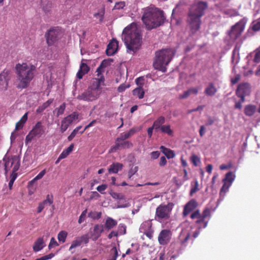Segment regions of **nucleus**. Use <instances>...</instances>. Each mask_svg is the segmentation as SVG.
I'll return each instance as SVG.
<instances>
[{"label": "nucleus", "instance_id": "nucleus-11", "mask_svg": "<svg viewBox=\"0 0 260 260\" xmlns=\"http://www.w3.org/2000/svg\"><path fill=\"white\" fill-rule=\"evenodd\" d=\"M96 89H92L91 88H88L87 90L83 92L81 94L77 96V99L79 100H83L85 101H93L97 99L100 94Z\"/></svg>", "mask_w": 260, "mask_h": 260}, {"label": "nucleus", "instance_id": "nucleus-56", "mask_svg": "<svg viewBox=\"0 0 260 260\" xmlns=\"http://www.w3.org/2000/svg\"><path fill=\"white\" fill-rule=\"evenodd\" d=\"M129 85H126L125 84H121L118 87L117 91L119 92H122L124 91L126 88H129Z\"/></svg>", "mask_w": 260, "mask_h": 260}, {"label": "nucleus", "instance_id": "nucleus-18", "mask_svg": "<svg viewBox=\"0 0 260 260\" xmlns=\"http://www.w3.org/2000/svg\"><path fill=\"white\" fill-rule=\"evenodd\" d=\"M5 167L6 172H7L9 167H13L12 172L16 173L19 168L20 164L18 158L16 157H14L5 162Z\"/></svg>", "mask_w": 260, "mask_h": 260}, {"label": "nucleus", "instance_id": "nucleus-58", "mask_svg": "<svg viewBox=\"0 0 260 260\" xmlns=\"http://www.w3.org/2000/svg\"><path fill=\"white\" fill-rule=\"evenodd\" d=\"M96 123V120H93L92 121H91L88 125H87L84 128V129L80 132V134H83L84 131L87 129V128L93 126L95 123Z\"/></svg>", "mask_w": 260, "mask_h": 260}, {"label": "nucleus", "instance_id": "nucleus-24", "mask_svg": "<svg viewBox=\"0 0 260 260\" xmlns=\"http://www.w3.org/2000/svg\"><path fill=\"white\" fill-rule=\"evenodd\" d=\"M199 90V87H192L185 91L182 94L179 95V99H187L191 94H197Z\"/></svg>", "mask_w": 260, "mask_h": 260}, {"label": "nucleus", "instance_id": "nucleus-14", "mask_svg": "<svg viewBox=\"0 0 260 260\" xmlns=\"http://www.w3.org/2000/svg\"><path fill=\"white\" fill-rule=\"evenodd\" d=\"M60 30L56 27L52 28L46 34V41L49 46L52 45L58 40Z\"/></svg>", "mask_w": 260, "mask_h": 260}, {"label": "nucleus", "instance_id": "nucleus-41", "mask_svg": "<svg viewBox=\"0 0 260 260\" xmlns=\"http://www.w3.org/2000/svg\"><path fill=\"white\" fill-rule=\"evenodd\" d=\"M88 217L93 219H99L101 217L102 212H96V211H91L88 213Z\"/></svg>", "mask_w": 260, "mask_h": 260}, {"label": "nucleus", "instance_id": "nucleus-60", "mask_svg": "<svg viewBox=\"0 0 260 260\" xmlns=\"http://www.w3.org/2000/svg\"><path fill=\"white\" fill-rule=\"evenodd\" d=\"M240 75L239 74H237L234 78H232L231 80V84L232 85H234L237 83L240 79Z\"/></svg>", "mask_w": 260, "mask_h": 260}, {"label": "nucleus", "instance_id": "nucleus-31", "mask_svg": "<svg viewBox=\"0 0 260 260\" xmlns=\"http://www.w3.org/2000/svg\"><path fill=\"white\" fill-rule=\"evenodd\" d=\"M166 121L165 117L161 116L158 117L153 122V125L155 127V129H159L165 123Z\"/></svg>", "mask_w": 260, "mask_h": 260}, {"label": "nucleus", "instance_id": "nucleus-19", "mask_svg": "<svg viewBox=\"0 0 260 260\" xmlns=\"http://www.w3.org/2000/svg\"><path fill=\"white\" fill-rule=\"evenodd\" d=\"M118 46V41L116 39H113L107 45L106 50L107 55L111 56L115 54L117 50Z\"/></svg>", "mask_w": 260, "mask_h": 260}, {"label": "nucleus", "instance_id": "nucleus-4", "mask_svg": "<svg viewBox=\"0 0 260 260\" xmlns=\"http://www.w3.org/2000/svg\"><path fill=\"white\" fill-rule=\"evenodd\" d=\"M142 20L148 30L163 24L165 17L164 12L156 8H148L145 10Z\"/></svg>", "mask_w": 260, "mask_h": 260}, {"label": "nucleus", "instance_id": "nucleus-22", "mask_svg": "<svg viewBox=\"0 0 260 260\" xmlns=\"http://www.w3.org/2000/svg\"><path fill=\"white\" fill-rule=\"evenodd\" d=\"M104 225L101 224H96L93 227V233L91 235L93 241H96L101 236L104 231Z\"/></svg>", "mask_w": 260, "mask_h": 260}, {"label": "nucleus", "instance_id": "nucleus-28", "mask_svg": "<svg viewBox=\"0 0 260 260\" xmlns=\"http://www.w3.org/2000/svg\"><path fill=\"white\" fill-rule=\"evenodd\" d=\"M123 168V165L119 162L113 163L108 169L109 173H117Z\"/></svg>", "mask_w": 260, "mask_h": 260}, {"label": "nucleus", "instance_id": "nucleus-51", "mask_svg": "<svg viewBox=\"0 0 260 260\" xmlns=\"http://www.w3.org/2000/svg\"><path fill=\"white\" fill-rule=\"evenodd\" d=\"M191 162L195 166H197L200 163V159L196 155H192L191 157Z\"/></svg>", "mask_w": 260, "mask_h": 260}, {"label": "nucleus", "instance_id": "nucleus-55", "mask_svg": "<svg viewBox=\"0 0 260 260\" xmlns=\"http://www.w3.org/2000/svg\"><path fill=\"white\" fill-rule=\"evenodd\" d=\"M57 246H58L57 242L55 240V238L52 237L50 240V242L48 246L49 249H50L52 247Z\"/></svg>", "mask_w": 260, "mask_h": 260}, {"label": "nucleus", "instance_id": "nucleus-27", "mask_svg": "<svg viewBox=\"0 0 260 260\" xmlns=\"http://www.w3.org/2000/svg\"><path fill=\"white\" fill-rule=\"evenodd\" d=\"M222 181L223 185L220 190L219 195L220 198H224L228 191V173L225 174L224 178L223 179Z\"/></svg>", "mask_w": 260, "mask_h": 260}, {"label": "nucleus", "instance_id": "nucleus-9", "mask_svg": "<svg viewBox=\"0 0 260 260\" xmlns=\"http://www.w3.org/2000/svg\"><path fill=\"white\" fill-rule=\"evenodd\" d=\"M82 119V117L80 115L78 112H73L71 114L68 115L61 121L60 131L61 133H64L70 125L77 120L79 122Z\"/></svg>", "mask_w": 260, "mask_h": 260}, {"label": "nucleus", "instance_id": "nucleus-49", "mask_svg": "<svg viewBox=\"0 0 260 260\" xmlns=\"http://www.w3.org/2000/svg\"><path fill=\"white\" fill-rule=\"evenodd\" d=\"M253 61L255 63H259L260 62V47L255 50Z\"/></svg>", "mask_w": 260, "mask_h": 260}, {"label": "nucleus", "instance_id": "nucleus-35", "mask_svg": "<svg viewBox=\"0 0 260 260\" xmlns=\"http://www.w3.org/2000/svg\"><path fill=\"white\" fill-rule=\"evenodd\" d=\"M74 146V144H71L67 149L63 150L60 154V158H66L73 150Z\"/></svg>", "mask_w": 260, "mask_h": 260}, {"label": "nucleus", "instance_id": "nucleus-10", "mask_svg": "<svg viewBox=\"0 0 260 260\" xmlns=\"http://www.w3.org/2000/svg\"><path fill=\"white\" fill-rule=\"evenodd\" d=\"M246 22L243 19L241 20L233 25L229 32V36L231 39L236 40L242 34L244 30Z\"/></svg>", "mask_w": 260, "mask_h": 260}, {"label": "nucleus", "instance_id": "nucleus-2", "mask_svg": "<svg viewBox=\"0 0 260 260\" xmlns=\"http://www.w3.org/2000/svg\"><path fill=\"white\" fill-rule=\"evenodd\" d=\"M208 5L206 2L199 1L190 7L187 15V22L191 34H194L199 31L202 24L201 18L205 14Z\"/></svg>", "mask_w": 260, "mask_h": 260}, {"label": "nucleus", "instance_id": "nucleus-8", "mask_svg": "<svg viewBox=\"0 0 260 260\" xmlns=\"http://www.w3.org/2000/svg\"><path fill=\"white\" fill-rule=\"evenodd\" d=\"M45 127L43 125L42 121H38L26 136L25 143L30 142L36 137H41L45 133Z\"/></svg>", "mask_w": 260, "mask_h": 260}, {"label": "nucleus", "instance_id": "nucleus-26", "mask_svg": "<svg viewBox=\"0 0 260 260\" xmlns=\"http://www.w3.org/2000/svg\"><path fill=\"white\" fill-rule=\"evenodd\" d=\"M117 224V221L111 217H108L106 220L104 227L107 231L113 229Z\"/></svg>", "mask_w": 260, "mask_h": 260}, {"label": "nucleus", "instance_id": "nucleus-52", "mask_svg": "<svg viewBox=\"0 0 260 260\" xmlns=\"http://www.w3.org/2000/svg\"><path fill=\"white\" fill-rule=\"evenodd\" d=\"M87 209L84 210L79 216V219H78V223L81 224L82 223L85 219L86 214H87Z\"/></svg>", "mask_w": 260, "mask_h": 260}, {"label": "nucleus", "instance_id": "nucleus-46", "mask_svg": "<svg viewBox=\"0 0 260 260\" xmlns=\"http://www.w3.org/2000/svg\"><path fill=\"white\" fill-rule=\"evenodd\" d=\"M81 71H83L84 73L87 74L89 71V67L87 66V64L84 62H81L80 66V69Z\"/></svg>", "mask_w": 260, "mask_h": 260}, {"label": "nucleus", "instance_id": "nucleus-59", "mask_svg": "<svg viewBox=\"0 0 260 260\" xmlns=\"http://www.w3.org/2000/svg\"><path fill=\"white\" fill-rule=\"evenodd\" d=\"M160 155V152L158 151H153L150 153L151 158L152 159H157Z\"/></svg>", "mask_w": 260, "mask_h": 260}, {"label": "nucleus", "instance_id": "nucleus-25", "mask_svg": "<svg viewBox=\"0 0 260 260\" xmlns=\"http://www.w3.org/2000/svg\"><path fill=\"white\" fill-rule=\"evenodd\" d=\"M45 246V244L43 238L40 237L35 241L33 246V250L35 252H38L42 250Z\"/></svg>", "mask_w": 260, "mask_h": 260}, {"label": "nucleus", "instance_id": "nucleus-17", "mask_svg": "<svg viewBox=\"0 0 260 260\" xmlns=\"http://www.w3.org/2000/svg\"><path fill=\"white\" fill-rule=\"evenodd\" d=\"M10 72L9 70H4L0 74V89H7L8 81L10 79Z\"/></svg>", "mask_w": 260, "mask_h": 260}, {"label": "nucleus", "instance_id": "nucleus-64", "mask_svg": "<svg viewBox=\"0 0 260 260\" xmlns=\"http://www.w3.org/2000/svg\"><path fill=\"white\" fill-rule=\"evenodd\" d=\"M144 81L143 77H139L136 79V83L137 85H138L139 86L143 87L144 83L143 82L141 83V81Z\"/></svg>", "mask_w": 260, "mask_h": 260}, {"label": "nucleus", "instance_id": "nucleus-3", "mask_svg": "<svg viewBox=\"0 0 260 260\" xmlns=\"http://www.w3.org/2000/svg\"><path fill=\"white\" fill-rule=\"evenodd\" d=\"M17 80L19 82L17 85L18 88H25L28 87L35 76L36 67L26 62L18 63L15 66Z\"/></svg>", "mask_w": 260, "mask_h": 260}, {"label": "nucleus", "instance_id": "nucleus-36", "mask_svg": "<svg viewBox=\"0 0 260 260\" xmlns=\"http://www.w3.org/2000/svg\"><path fill=\"white\" fill-rule=\"evenodd\" d=\"M161 133L167 134L169 136H173V132L171 128V126L169 124L163 125L159 128Z\"/></svg>", "mask_w": 260, "mask_h": 260}, {"label": "nucleus", "instance_id": "nucleus-6", "mask_svg": "<svg viewBox=\"0 0 260 260\" xmlns=\"http://www.w3.org/2000/svg\"><path fill=\"white\" fill-rule=\"evenodd\" d=\"M211 216V209L208 208H205L202 213H200V211L197 209L194 211L190 215V218L192 219H197L196 223L199 225V229L205 228L207 227L208 221L205 220L207 217L210 218Z\"/></svg>", "mask_w": 260, "mask_h": 260}, {"label": "nucleus", "instance_id": "nucleus-32", "mask_svg": "<svg viewBox=\"0 0 260 260\" xmlns=\"http://www.w3.org/2000/svg\"><path fill=\"white\" fill-rule=\"evenodd\" d=\"M28 113H25L23 116L21 117L20 120L17 122L15 126V130L17 131L22 128L24 125V124L26 122L27 120Z\"/></svg>", "mask_w": 260, "mask_h": 260}, {"label": "nucleus", "instance_id": "nucleus-48", "mask_svg": "<svg viewBox=\"0 0 260 260\" xmlns=\"http://www.w3.org/2000/svg\"><path fill=\"white\" fill-rule=\"evenodd\" d=\"M199 190V183H198V180H196L194 181V186L190 189V196H192L193 193H196Z\"/></svg>", "mask_w": 260, "mask_h": 260}, {"label": "nucleus", "instance_id": "nucleus-23", "mask_svg": "<svg viewBox=\"0 0 260 260\" xmlns=\"http://www.w3.org/2000/svg\"><path fill=\"white\" fill-rule=\"evenodd\" d=\"M105 78L104 77H101V78H95L93 80L91 87H90L92 89L97 90L100 94L101 92V86L104 85Z\"/></svg>", "mask_w": 260, "mask_h": 260}, {"label": "nucleus", "instance_id": "nucleus-12", "mask_svg": "<svg viewBox=\"0 0 260 260\" xmlns=\"http://www.w3.org/2000/svg\"><path fill=\"white\" fill-rule=\"evenodd\" d=\"M251 92V86L248 83H242L240 84L236 90V94L242 101H245V97L249 95Z\"/></svg>", "mask_w": 260, "mask_h": 260}, {"label": "nucleus", "instance_id": "nucleus-57", "mask_svg": "<svg viewBox=\"0 0 260 260\" xmlns=\"http://www.w3.org/2000/svg\"><path fill=\"white\" fill-rule=\"evenodd\" d=\"M46 173V169L43 170L41 171L34 178V180H39L41 179Z\"/></svg>", "mask_w": 260, "mask_h": 260}, {"label": "nucleus", "instance_id": "nucleus-34", "mask_svg": "<svg viewBox=\"0 0 260 260\" xmlns=\"http://www.w3.org/2000/svg\"><path fill=\"white\" fill-rule=\"evenodd\" d=\"M217 90L213 83H210L209 86L205 89V93L206 95L212 96L215 94Z\"/></svg>", "mask_w": 260, "mask_h": 260}, {"label": "nucleus", "instance_id": "nucleus-44", "mask_svg": "<svg viewBox=\"0 0 260 260\" xmlns=\"http://www.w3.org/2000/svg\"><path fill=\"white\" fill-rule=\"evenodd\" d=\"M111 196L112 197L115 199L117 200H123L124 199V196L122 193H117L115 192H113L111 193Z\"/></svg>", "mask_w": 260, "mask_h": 260}, {"label": "nucleus", "instance_id": "nucleus-15", "mask_svg": "<svg viewBox=\"0 0 260 260\" xmlns=\"http://www.w3.org/2000/svg\"><path fill=\"white\" fill-rule=\"evenodd\" d=\"M172 233L169 230H163L159 234L158 241L160 245H166L170 241Z\"/></svg>", "mask_w": 260, "mask_h": 260}, {"label": "nucleus", "instance_id": "nucleus-45", "mask_svg": "<svg viewBox=\"0 0 260 260\" xmlns=\"http://www.w3.org/2000/svg\"><path fill=\"white\" fill-rule=\"evenodd\" d=\"M113 60L111 58L103 60L100 64L101 67L103 69L110 66Z\"/></svg>", "mask_w": 260, "mask_h": 260}, {"label": "nucleus", "instance_id": "nucleus-43", "mask_svg": "<svg viewBox=\"0 0 260 260\" xmlns=\"http://www.w3.org/2000/svg\"><path fill=\"white\" fill-rule=\"evenodd\" d=\"M66 107V104L65 103H62L59 108L55 109L57 111L56 116L58 117L59 116L62 115L64 112L65 109Z\"/></svg>", "mask_w": 260, "mask_h": 260}, {"label": "nucleus", "instance_id": "nucleus-63", "mask_svg": "<svg viewBox=\"0 0 260 260\" xmlns=\"http://www.w3.org/2000/svg\"><path fill=\"white\" fill-rule=\"evenodd\" d=\"M167 162V159L165 156H161L160 158L159 165L160 167H164L166 165Z\"/></svg>", "mask_w": 260, "mask_h": 260}, {"label": "nucleus", "instance_id": "nucleus-47", "mask_svg": "<svg viewBox=\"0 0 260 260\" xmlns=\"http://www.w3.org/2000/svg\"><path fill=\"white\" fill-rule=\"evenodd\" d=\"M138 167L135 166L131 168L128 172V178H131L134 174H135L138 171Z\"/></svg>", "mask_w": 260, "mask_h": 260}, {"label": "nucleus", "instance_id": "nucleus-5", "mask_svg": "<svg viewBox=\"0 0 260 260\" xmlns=\"http://www.w3.org/2000/svg\"><path fill=\"white\" fill-rule=\"evenodd\" d=\"M174 55L173 50L171 49H165L156 51L155 58L153 62L155 69L166 72V66L169 63Z\"/></svg>", "mask_w": 260, "mask_h": 260}, {"label": "nucleus", "instance_id": "nucleus-1", "mask_svg": "<svg viewBox=\"0 0 260 260\" xmlns=\"http://www.w3.org/2000/svg\"><path fill=\"white\" fill-rule=\"evenodd\" d=\"M122 37L128 53H135L140 48L142 43V34L136 23H133L126 27L123 30Z\"/></svg>", "mask_w": 260, "mask_h": 260}, {"label": "nucleus", "instance_id": "nucleus-50", "mask_svg": "<svg viewBox=\"0 0 260 260\" xmlns=\"http://www.w3.org/2000/svg\"><path fill=\"white\" fill-rule=\"evenodd\" d=\"M236 177L235 172H232L229 171V188L231 185L233 181L234 180Z\"/></svg>", "mask_w": 260, "mask_h": 260}, {"label": "nucleus", "instance_id": "nucleus-62", "mask_svg": "<svg viewBox=\"0 0 260 260\" xmlns=\"http://www.w3.org/2000/svg\"><path fill=\"white\" fill-rule=\"evenodd\" d=\"M252 29L254 31L260 30V21H258L254 24L252 26Z\"/></svg>", "mask_w": 260, "mask_h": 260}, {"label": "nucleus", "instance_id": "nucleus-61", "mask_svg": "<svg viewBox=\"0 0 260 260\" xmlns=\"http://www.w3.org/2000/svg\"><path fill=\"white\" fill-rule=\"evenodd\" d=\"M103 72V68L100 65L96 70V73H97L96 76H98V78H101V77H104L103 75L102 74V73Z\"/></svg>", "mask_w": 260, "mask_h": 260}, {"label": "nucleus", "instance_id": "nucleus-37", "mask_svg": "<svg viewBox=\"0 0 260 260\" xmlns=\"http://www.w3.org/2000/svg\"><path fill=\"white\" fill-rule=\"evenodd\" d=\"M52 103V100H49L47 102H45L42 105L39 106L36 112L37 113H41L43 112L49 105Z\"/></svg>", "mask_w": 260, "mask_h": 260}, {"label": "nucleus", "instance_id": "nucleus-16", "mask_svg": "<svg viewBox=\"0 0 260 260\" xmlns=\"http://www.w3.org/2000/svg\"><path fill=\"white\" fill-rule=\"evenodd\" d=\"M89 237L87 234L83 235L80 237H77L71 244L69 250L75 248L82 245V243L87 244L89 242Z\"/></svg>", "mask_w": 260, "mask_h": 260}, {"label": "nucleus", "instance_id": "nucleus-42", "mask_svg": "<svg viewBox=\"0 0 260 260\" xmlns=\"http://www.w3.org/2000/svg\"><path fill=\"white\" fill-rule=\"evenodd\" d=\"M82 128V126L80 125L76 127L71 133V134L68 136V140L69 141H72L74 138L76 136L77 134L80 131V129Z\"/></svg>", "mask_w": 260, "mask_h": 260}, {"label": "nucleus", "instance_id": "nucleus-40", "mask_svg": "<svg viewBox=\"0 0 260 260\" xmlns=\"http://www.w3.org/2000/svg\"><path fill=\"white\" fill-rule=\"evenodd\" d=\"M68 233L65 231H60L57 235V239L59 242L64 243L66 241Z\"/></svg>", "mask_w": 260, "mask_h": 260}, {"label": "nucleus", "instance_id": "nucleus-29", "mask_svg": "<svg viewBox=\"0 0 260 260\" xmlns=\"http://www.w3.org/2000/svg\"><path fill=\"white\" fill-rule=\"evenodd\" d=\"M160 149L168 159L172 158L175 156L173 151L169 148H166L164 146H161L160 147Z\"/></svg>", "mask_w": 260, "mask_h": 260}, {"label": "nucleus", "instance_id": "nucleus-33", "mask_svg": "<svg viewBox=\"0 0 260 260\" xmlns=\"http://www.w3.org/2000/svg\"><path fill=\"white\" fill-rule=\"evenodd\" d=\"M256 111V107L254 105H249L246 106L244 109V113L248 116H251Z\"/></svg>", "mask_w": 260, "mask_h": 260}, {"label": "nucleus", "instance_id": "nucleus-38", "mask_svg": "<svg viewBox=\"0 0 260 260\" xmlns=\"http://www.w3.org/2000/svg\"><path fill=\"white\" fill-rule=\"evenodd\" d=\"M136 133L134 128H131L127 133H121L118 138H122L123 140H126L132 136Z\"/></svg>", "mask_w": 260, "mask_h": 260}, {"label": "nucleus", "instance_id": "nucleus-21", "mask_svg": "<svg viewBox=\"0 0 260 260\" xmlns=\"http://www.w3.org/2000/svg\"><path fill=\"white\" fill-rule=\"evenodd\" d=\"M198 205V203L196 200H190L184 206L183 211V215L184 216H187L191 211H193L197 208Z\"/></svg>", "mask_w": 260, "mask_h": 260}, {"label": "nucleus", "instance_id": "nucleus-30", "mask_svg": "<svg viewBox=\"0 0 260 260\" xmlns=\"http://www.w3.org/2000/svg\"><path fill=\"white\" fill-rule=\"evenodd\" d=\"M145 92L142 86H139L133 90V94L137 96L139 99H142L144 96Z\"/></svg>", "mask_w": 260, "mask_h": 260}, {"label": "nucleus", "instance_id": "nucleus-13", "mask_svg": "<svg viewBox=\"0 0 260 260\" xmlns=\"http://www.w3.org/2000/svg\"><path fill=\"white\" fill-rule=\"evenodd\" d=\"M133 146L132 143L122 138L117 137L115 142V145L111 148L112 151H116L119 149H128Z\"/></svg>", "mask_w": 260, "mask_h": 260}, {"label": "nucleus", "instance_id": "nucleus-53", "mask_svg": "<svg viewBox=\"0 0 260 260\" xmlns=\"http://www.w3.org/2000/svg\"><path fill=\"white\" fill-rule=\"evenodd\" d=\"M107 185L102 184L101 185L98 186L96 188V189L101 193L104 194L105 193L104 191L107 189Z\"/></svg>", "mask_w": 260, "mask_h": 260}, {"label": "nucleus", "instance_id": "nucleus-39", "mask_svg": "<svg viewBox=\"0 0 260 260\" xmlns=\"http://www.w3.org/2000/svg\"><path fill=\"white\" fill-rule=\"evenodd\" d=\"M105 14V8H103L98 12L95 13L93 14L94 17L99 19L100 22H102L103 21Z\"/></svg>", "mask_w": 260, "mask_h": 260}, {"label": "nucleus", "instance_id": "nucleus-54", "mask_svg": "<svg viewBox=\"0 0 260 260\" xmlns=\"http://www.w3.org/2000/svg\"><path fill=\"white\" fill-rule=\"evenodd\" d=\"M125 6L124 2H119L115 4L113 9H120L123 8Z\"/></svg>", "mask_w": 260, "mask_h": 260}, {"label": "nucleus", "instance_id": "nucleus-7", "mask_svg": "<svg viewBox=\"0 0 260 260\" xmlns=\"http://www.w3.org/2000/svg\"><path fill=\"white\" fill-rule=\"evenodd\" d=\"M174 204L169 202L167 204H161L156 209L155 219L159 221L161 220H168L171 215Z\"/></svg>", "mask_w": 260, "mask_h": 260}, {"label": "nucleus", "instance_id": "nucleus-20", "mask_svg": "<svg viewBox=\"0 0 260 260\" xmlns=\"http://www.w3.org/2000/svg\"><path fill=\"white\" fill-rule=\"evenodd\" d=\"M53 203V197L52 194H48L46 197V199L43 202L39 203L38 207L37 208V213H40L44 209L45 206H48L52 204Z\"/></svg>", "mask_w": 260, "mask_h": 260}]
</instances>
